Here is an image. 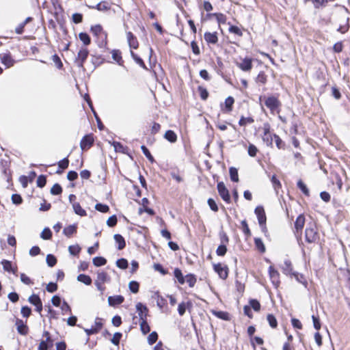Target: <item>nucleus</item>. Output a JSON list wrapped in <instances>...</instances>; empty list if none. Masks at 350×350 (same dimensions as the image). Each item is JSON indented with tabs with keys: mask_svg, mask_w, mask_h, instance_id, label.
<instances>
[{
	"mask_svg": "<svg viewBox=\"0 0 350 350\" xmlns=\"http://www.w3.org/2000/svg\"><path fill=\"white\" fill-rule=\"evenodd\" d=\"M259 99L260 101L263 102L264 105L269 110L271 114L275 115L280 113L282 103L279 99V94L261 96Z\"/></svg>",
	"mask_w": 350,
	"mask_h": 350,
	"instance_id": "1",
	"label": "nucleus"
},
{
	"mask_svg": "<svg viewBox=\"0 0 350 350\" xmlns=\"http://www.w3.org/2000/svg\"><path fill=\"white\" fill-rule=\"evenodd\" d=\"M90 32L96 38V42L100 48L106 47L108 44V34L101 25H92Z\"/></svg>",
	"mask_w": 350,
	"mask_h": 350,
	"instance_id": "2",
	"label": "nucleus"
},
{
	"mask_svg": "<svg viewBox=\"0 0 350 350\" xmlns=\"http://www.w3.org/2000/svg\"><path fill=\"white\" fill-rule=\"evenodd\" d=\"M174 276L179 284L183 285L187 283L190 288H193L197 282V278L195 274L188 273L184 276L181 269L178 267L174 270Z\"/></svg>",
	"mask_w": 350,
	"mask_h": 350,
	"instance_id": "3",
	"label": "nucleus"
},
{
	"mask_svg": "<svg viewBox=\"0 0 350 350\" xmlns=\"http://www.w3.org/2000/svg\"><path fill=\"white\" fill-rule=\"evenodd\" d=\"M306 219L304 214L299 215L295 222V235L296 237L297 241L299 245V246L301 247V250L305 254L304 251V243L302 241V233H303V228L305 225Z\"/></svg>",
	"mask_w": 350,
	"mask_h": 350,
	"instance_id": "4",
	"label": "nucleus"
},
{
	"mask_svg": "<svg viewBox=\"0 0 350 350\" xmlns=\"http://www.w3.org/2000/svg\"><path fill=\"white\" fill-rule=\"evenodd\" d=\"M89 53L90 51L86 47H81L78 51L77 55L75 59V65L83 70H85L84 64L88 57Z\"/></svg>",
	"mask_w": 350,
	"mask_h": 350,
	"instance_id": "5",
	"label": "nucleus"
},
{
	"mask_svg": "<svg viewBox=\"0 0 350 350\" xmlns=\"http://www.w3.org/2000/svg\"><path fill=\"white\" fill-rule=\"evenodd\" d=\"M235 65L242 71L250 72L253 68V59L249 56L239 57V61L234 62Z\"/></svg>",
	"mask_w": 350,
	"mask_h": 350,
	"instance_id": "6",
	"label": "nucleus"
},
{
	"mask_svg": "<svg viewBox=\"0 0 350 350\" xmlns=\"http://www.w3.org/2000/svg\"><path fill=\"white\" fill-rule=\"evenodd\" d=\"M271 125L269 122H265L262 125V134L261 135L264 143L269 147H273V134L271 133Z\"/></svg>",
	"mask_w": 350,
	"mask_h": 350,
	"instance_id": "7",
	"label": "nucleus"
},
{
	"mask_svg": "<svg viewBox=\"0 0 350 350\" xmlns=\"http://www.w3.org/2000/svg\"><path fill=\"white\" fill-rule=\"evenodd\" d=\"M218 193L221 199L227 204L231 202V198L228 189L226 188L224 182H219L217 185Z\"/></svg>",
	"mask_w": 350,
	"mask_h": 350,
	"instance_id": "8",
	"label": "nucleus"
},
{
	"mask_svg": "<svg viewBox=\"0 0 350 350\" xmlns=\"http://www.w3.org/2000/svg\"><path fill=\"white\" fill-rule=\"evenodd\" d=\"M220 240L221 244L218 246L216 250V254L219 256H224L227 252L226 245L229 243V238L226 233H223L220 235Z\"/></svg>",
	"mask_w": 350,
	"mask_h": 350,
	"instance_id": "9",
	"label": "nucleus"
},
{
	"mask_svg": "<svg viewBox=\"0 0 350 350\" xmlns=\"http://www.w3.org/2000/svg\"><path fill=\"white\" fill-rule=\"evenodd\" d=\"M213 267V270L218 274L221 279L224 280L228 278L229 269L226 265L219 262L214 264Z\"/></svg>",
	"mask_w": 350,
	"mask_h": 350,
	"instance_id": "10",
	"label": "nucleus"
},
{
	"mask_svg": "<svg viewBox=\"0 0 350 350\" xmlns=\"http://www.w3.org/2000/svg\"><path fill=\"white\" fill-rule=\"evenodd\" d=\"M94 142V135L92 133L87 134L83 136L80 142V148L83 151L89 150Z\"/></svg>",
	"mask_w": 350,
	"mask_h": 350,
	"instance_id": "11",
	"label": "nucleus"
},
{
	"mask_svg": "<svg viewBox=\"0 0 350 350\" xmlns=\"http://www.w3.org/2000/svg\"><path fill=\"white\" fill-rule=\"evenodd\" d=\"M204 39L208 46H215L219 42L218 33L217 31H206L204 34Z\"/></svg>",
	"mask_w": 350,
	"mask_h": 350,
	"instance_id": "12",
	"label": "nucleus"
},
{
	"mask_svg": "<svg viewBox=\"0 0 350 350\" xmlns=\"http://www.w3.org/2000/svg\"><path fill=\"white\" fill-rule=\"evenodd\" d=\"M234 98L229 96H228L224 103L221 104V110L224 113H230L233 109V105L234 104Z\"/></svg>",
	"mask_w": 350,
	"mask_h": 350,
	"instance_id": "13",
	"label": "nucleus"
},
{
	"mask_svg": "<svg viewBox=\"0 0 350 350\" xmlns=\"http://www.w3.org/2000/svg\"><path fill=\"white\" fill-rule=\"evenodd\" d=\"M269 275L273 285L278 288L280 284V273L273 266L269 267Z\"/></svg>",
	"mask_w": 350,
	"mask_h": 350,
	"instance_id": "14",
	"label": "nucleus"
},
{
	"mask_svg": "<svg viewBox=\"0 0 350 350\" xmlns=\"http://www.w3.org/2000/svg\"><path fill=\"white\" fill-rule=\"evenodd\" d=\"M139 203L142 205V206L139 207L138 210L139 215H142L144 212L147 213L150 215H154L155 214V212L153 209L148 207L150 202L147 198H142L141 202H139Z\"/></svg>",
	"mask_w": 350,
	"mask_h": 350,
	"instance_id": "15",
	"label": "nucleus"
},
{
	"mask_svg": "<svg viewBox=\"0 0 350 350\" xmlns=\"http://www.w3.org/2000/svg\"><path fill=\"white\" fill-rule=\"evenodd\" d=\"M136 310L138 314L139 321L143 319H148L149 310L146 305L141 302L136 304Z\"/></svg>",
	"mask_w": 350,
	"mask_h": 350,
	"instance_id": "16",
	"label": "nucleus"
},
{
	"mask_svg": "<svg viewBox=\"0 0 350 350\" xmlns=\"http://www.w3.org/2000/svg\"><path fill=\"white\" fill-rule=\"evenodd\" d=\"M28 301L36 306V310L40 314L42 311V302L40 297L38 295L33 294L29 297Z\"/></svg>",
	"mask_w": 350,
	"mask_h": 350,
	"instance_id": "17",
	"label": "nucleus"
},
{
	"mask_svg": "<svg viewBox=\"0 0 350 350\" xmlns=\"http://www.w3.org/2000/svg\"><path fill=\"white\" fill-rule=\"evenodd\" d=\"M88 8L100 12H107L111 8V3L107 1H102L96 5H88Z\"/></svg>",
	"mask_w": 350,
	"mask_h": 350,
	"instance_id": "18",
	"label": "nucleus"
},
{
	"mask_svg": "<svg viewBox=\"0 0 350 350\" xmlns=\"http://www.w3.org/2000/svg\"><path fill=\"white\" fill-rule=\"evenodd\" d=\"M254 213L256 215L259 224H265V223H267V216L263 206H256Z\"/></svg>",
	"mask_w": 350,
	"mask_h": 350,
	"instance_id": "19",
	"label": "nucleus"
},
{
	"mask_svg": "<svg viewBox=\"0 0 350 350\" xmlns=\"http://www.w3.org/2000/svg\"><path fill=\"white\" fill-rule=\"evenodd\" d=\"M213 18H215L217 20L219 25L225 24L227 20L226 16L223 13L215 12L206 14L207 19H212Z\"/></svg>",
	"mask_w": 350,
	"mask_h": 350,
	"instance_id": "20",
	"label": "nucleus"
},
{
	"mask_svg": "<svg viewBox=\"0 0 350 350\" xmlns=\"http://www.w3.org/2000/svg\"><path fill=\"white\" fill-rule=\"evenodd\" d=\"M126 38L130 48L133 49L139 48V42L137 37L131 31L126 32Z\"/></svg>",
	"mask_w": 350,
	"mask_h": 350,
	"instance_id": "21",
	"label": "nucleus"
},
{
	"mask_svg": "<svg viewBox=\"0 0 350 350\" xmlns=\"http://www.w3.org/2000/svg\"><path fill=\"white\" fill-rule=\"evenodd\" d=\"M193 307L191 301L189 300L186 302L182 301L178 304V312L180 316H183L186 312V310L190 311Z\"/></svg>",
	"mask_w": 350,
	"mask_h": 350,
	"instance_id": "22",
	"label": "nucleus"
},
{
	"mask_svg": "<svg viewBox=\"0 0 350 350\" xmlns=\"http://www.w3.org/2000/svg\"><path fill=\"white\" fill-rule=\"evenodd\" d=\"M1 263L3 266L4 271H8L9 273H12L14 275L17 274L18 267L16 265L13 267L11 261L4 259L1 261Z\"/></svg>",
	"mask_w": 350,
	"mask_h": 350,
	"instance_id": "23",
	"label": "nucleus"
},
{
	"mask_svg": "<svg viewBox=\"0 0 350 350\" xmlns=\"http://www.w3.org/2000/svg\"><path fill=\"white\" fill-rule=\"evenodd\" d=\"M0 61L7 68L12 66L14 64V61L10 53L0 54Z\"/></svg>",
	"mask_w": 350,
	"mask_h": 350,
	"instance_id": "24",
	"label": "nucleus"
},
{
	"mask_svg": "<svg viewBox=\"0 0 350 350\" xmlns=\"http://www.w3.org/2000/svg\"><path fill=\"white\" fill-rule=\"evenodd\" d=\"M254 122H255L254 118L252 115H250L247 117H245L244 116H241L239 120V125L241 127H245L247 125L252 124L253 123H254Z\"/></svg>",
	"mask_w": 350,
	"mask_h": 350,
	"instance_id": "25",
	"label": "nucleus"
},
{
	"mask_svg": "<svg viewBox=\"0 0 350 350\" xmlns=\"http://www.w3.org/2000/svg\"><path fill=\"white\" fill-rule=\"evenodd\" d=\"M69 159L68 157H65L63 159L60 160L57 162L58 169L56 172L57 174H61L63 173L64 170H66L69 166Z\"/></svg>",
	"mask_w": 350,
	"mask_h": 350,
	"instance_id": "26",
	"label": "nucleus"
},
{
	"mask_svg": "<svg viewBox=\"0 0 350 350\" xmlns=\"http://www.w3.org/2000/svg\"><path fill=\"white\" fill-rule=\"evenodd\" d=\"M124 301V298L122 295H114L109 296L108 297V303L109 306H115L122 304Z\"/></svg>",
	"mask_w": 350,
	"mask_h": 350,
	"instance_id": "27",
	"label": "nucleus"
},
{
	"mask_svg": "<svg viewBox=\"0 0 350 350\" xmlns=\"http://www.w3.org/2000/svg\"><path fill=\"white\" fill-rule=\"evenodd\" d=\"M171 177L178 183H180L184 181L183 173L178 168H174L170 172Z\"/></svg>",
	"mask_w": 350,
	"mask_h": 350,
	"instance_id": "28",
	"label": "nucleus"
},
{
	"mask_svg": "<svg viewBox=\"0 0 350 350\" xmlns=\"http://www.w3.org/2000/svg\"><path fill=\"white\" fill-rule=\"evenodd\" d=\"M77 232V224H72L65 227L63 233L65 236L70 238Z\"/></svg>",
	"mask_w": 350,
	"mask_h": 350,
	"instance_id": "29",
	"label": "nucleus"
},
{
	"mask_svg": "<svg viewBox=\"0 0 350 350\" xmlns=\"http://www.w3.org/2000/svg\"><path fill=\"white\" fill-rule=\"evenodd\" d=\"M113 59L120 66H123L124 60L122 59V53L118 49H113L111 51Z\"/></svg>",
	"mask_w": 350,
	"mask_h": 350,
	"instance_id": "30",
	"label": "nucleus"
},
{
	"mask_svg": "<svg viewBox=\"0 0 350 350\" xmlns=\"http://www.w3.org/2000/svg\"><path fill=\"white\" fill-rule=\"evenodd\" d=\"M211 312L218 319H222L224 321L230 320V314L226 311H217L215 310H212Z\"/></svg>",
	"mask_w": 350,
	"mask_h": 350,
	"instance_id": "31",
	"label": "nucleus"
},
{
	"mask_svg": "<svg viewBox=\"0 0 350 350\" xmlns=\"http://www.w3.org/2000/svg\"><path fill=\"white\" fill-rule=\"evenodd\" d=\"M113 238L116 243L118 245V250H122L126 247L125 239L121 234H114Z\"/></svg>",
	"mask_w": 350,
	"mask_h": 350,
	"instance_id": "32",
	"label": "nucleus"
},
{
	"mask_svg": "<svg viewBox=\"0 0 350 350\" xmlns=\"http://www.w3.org/2000/svg\"><path fill=\"white\" fill-rule=\"evenodd\" d=\"M268 76L265 71H260L255 78V82L260 85H264L267 82Z\"/></svg>",
	"mask_w": 350,
	"mask_h": 350,
	"instance_id": "33",
	"label": "nucleus"
},
{
	"mask_svg": "<svg viewBox=\"0 0 350 350\" xmlns=\"http://www.w3.org/2000/svg\"><path fill=\"white\" fill-rule=\"evenodd\" d=\"M72 208L75 213V214L81 216V217H85L87 215V213L85 210H84L81 204L79 202H75L72 203Z\"/></svg>",
	"mask_w": 350,
	"mask_h": 350,
	"instance_id": "34",
	"label": "nucleus"
},
{
	"mask_svg": "<svg viewBox=\"0 0 350 350\" xmlns=\"http://www.w3.org/2000/svg\"><path fill=\"white\" fill-rule=\"evenodd\" d=\"M107 278V273L105 271L98 272L97 273V279L95 282L96 285L100 288V286L104 284Z\"/></svg>",
	"mask_w": 350,
	"mask_h": 350,
	"instance_id": "35",
	"label": "nucleus"
},
{
	"mask_svg": "<svg viewBox=\"0 0 350 350\" xmlns=\"http://www.w3.org/2000/svg\"><path fill=\"white\" fill-rule=\"evenodd\" d=\"M164 138L170 143H175L178 137L176 133L172 130H167L164 134Z\"/></svg>",
	"mask_w": 350,
	"mask_h": 350,
	"instance_id": "36",
	"label": "nucleus"
},
{
	"mask_svg": "<svg viewBox=\"0 0 350 350\" xmlns=\"http://www.w3.org/2000/svg\"><path fill=\"white\" fill-rule=\"evenodd\" d=\"M17 331L21 335L25 336L28 333V327L25 325L22 320L18 319L16 321Z\"/></svg>",
	"mask_w": 350,
	"mask_h": 350,
	"instance_id": "37",
	"label": "nucleus"
},
{
	"mask_svg": "<svg viewBox=\"0 0 350 350\" xmlns=\"http://www.w3.org/2000/svg\"><path fill=\"white\" fill-rule=\"evenodd\" d=\"M256 249L261 254L266 252V247L260 238L256 237L254 239Z\"/></svg>",
	"mask_w": 350,
	"mask_h": 350,
	"instance_id": "38",
	"label": "nucleus"
},
{
	"mask_svg": "<svg viewBox=\"0 0 350 350\" xmlns=\"http://www.w3.org/2000/svg\"><path fill=\"white\" fill-rule=\"evenodd\" d=\"M139 327L140 330L144 335H146L150 332V327L148 323V319L139 321Z\"/></svg>",
	"mask_w": 350,
	"mask_h": 350,
	"instance_id": "39",
	"label": "nucleus"
},
{
	"mask_svg": "<svg viewBox=\"0 0 350 350\" xmlns=\"http://www.w3.org/2000/svg\"><path fill=\"white\" fill-rule=\"evenodd\" d=\"M241 229L245 237V239H249L252 236L251 230L248 226L247 222L245 219L241 221Z\"/></svg>",
	"mask_w": 350,
	"mask_h": 350,
	"instance_id": "40",
	"label": "nucleus"
},
{
	"mask_svg": "<svg viewBox=\"0 0 350 350\" xmlns=\"http://www.w3.org/2000/svg\"><path fill=\"white\" fill-rule=\"evenodd\" d=\"M199 96L202 100H206L209 96V93L206 88L202 85H199L197 88Z\"/></svg>",
	"mask_w": 350,
	"mask_h": 350,
	"instance_id": "41",
	"label": "nucleus"
},
{
	"mask_svg": "<svg viewBox=\"0 0 350 350\" xmlns=\"http://www.w3.org/2000/svg\"><path fill=\"white\" fill-rule=\"evenodd\" d=\"M267 321L269 325V326L272 329H276L278 327V323L275 317L273 314H268L267 315Z\"/></svg>",
	"mask_w": 350,
	"mask_h": 350,
	"instance_id": "42",
	"label": "nucleus"
},
{
	"mask_svg": "<svg viewBox=\"0 0 350 350\" xmlns=\"http://www.w3.org/2000/svg\"><path fill=\"white\" fill-rule=\"evenodd\" d=\"M273 140L278 149L284 150L286 148L285 142L275 133H273Z\"/></svg>",
	"mask_w": 350,
	"mask_h": 350,
	"instance_id": "43",
	"label": "nucleus"
},
{
	"mask_svg": "<svg viewBox=\"0 0 350 350\" xmlns=\"http://www.w3.org/2000/svg\"><path fill=\"white\" fill-rule=\"evenodd\" d=\"M112 145L116 152L126 153V152L127 151L128 148L126 146H123V144H122L119 142H113L112 143Z\"/></svg>",
	"mask_w": 350,
	"mask_h": 350,
	"instance_id": "44",
	"label": "nucleus"
},
{
	"mask_svg": "<svg viewBox=\"0 0 350 350\" xmlns=\"http://www.w3.org/2000/svg\"><path fill=\"white\" fill-rule=\"evenodd\" d=\"M79 38L85 46H88L91 44V38L90 36L85 32L79 33Z\"/></svg>",
	"mask_w": 350,
	"mask_h": 350,
	"instance_id": "45",
	"label": "nucleus"
},
{
	"mask_svg": "<svg viewBox=\"0 0 350 350\" xmlns=\"http://www.w3.org/2000/svg\"><path fill=\"white\" fill-rule=\"evenodd\" d=\"M131 55L135 62L139 64L142 68L145 70H148L147 66H146L144 60L139 57L136 53H135L133 51H131Z\"/></svg>",
	"mask_w": 350,
	"mask_h": 350,
	"instance_id": "46",
	"label": "nucleus"
},
{
	"mask_svg": "<svg viewBox=\"0 0 350 350\" xmlns=\"http://www.w3.org/2000/svg\"><path fill=\"white\" fill-rule=\"evenodd\" d=\"M255 312H259L261 308V305L258 300L256 299H250L249 300V305Z\"/></svg>",
	"mask_w": 350,
	"mask_h": 350,
	"instance_id": "47",
	"label": "nucleus"
},
{
	"mask_svg": "<svg viewBox=\"0 0 350 350\" xmlns=\"http://www.w3.org/2000/svg\"><path fill=\"white\" fill-rule=\"evenodd\" d=\"M230 177L232 182L238 183L239 181L238 170L234 167H230L229 169Z\"/></svg>",
	"mask_w": 350,
	"mask_h": 350,
	"instance_id": "48",
	"label": "nucleus"
},
{
	"mask_svg": "<svg viewBox=\"0 0 350 350\" xmlns=\"http://www.w3.org/2000/svg\"><path fill=\"white\" fill-rule=\"evenodd\" d=\"M77 280L86 284V285H90L92 282V278L90 276L85 275V274H79L77 276Z\"/></svg>",
	"mask_w": 350,
	"mask_h": 350,
	"instance_id": "49",
	"label": "nucleus"
},
{
	"mask_svg": "<svg viewBox=\"0 0 350 350\" xmlns=\"http://www.w3.org/2000/svg\"><path fill=\"white\" fill-rule=\"evenodd\" d=\"M141 150L143 152L144 154L146 156V157L148 159V160L151 163H154L155 162V159L153 157V156L151 154L149 150L147 148V147L144 145H142L141 146Z\"/></svg>",
	"mask_w": 350,
	"mask_h": 350,
	"instance_id": "50",
	"label": "nucleus"
},
{
	"mask_svg": "<svg viewBox=\"0 0 350 350\" xmlns=\"http://www.w3.org/2000/svg\"><path fill=\"white\" fill-rule=\"evenodd\" d=\"M81 247L78 245H72L68 247V251L71 255L78 256L81 252Z\"/></svg>",
	"mask_w": 350,
	"mask_h": 350,
	"instance_id": "51",
	"label": "nucleus"
},
{
	"mask_svg": "<svg viewBox=\"0 0 350 350\" xmlns=\"http://www.w3.org/2000/svg\"><path fill=\"white\" fill-rule=\"evenodd\" d=\"M107 263V260L102 256H96L93 258V264L96 267H100L105 265Z\"/></svg>",
	"mask_w": 350,
	"mask_h": 350,
	"instance_id": "52",
	"label": "nucleus"
},
{
	"mask_svg": "<svg viewBox=\"0 0 350 350\" xmlns=\"http://www.w3.org/2000/svg\"><path fill=\"white\" fill-rule=\"evenodd\" d=\"M317 239V233L314 229H308V243L314 242Z\"/></svg>",
	"mask_w": 350,
	"mask_h": 350,
	"instance_id": "53",
	"label": "nucleus"
},
{
	"mask_svg": "<svg viewBox=\"0 0 350 350\" xmlns=\"http://www.w3.org/2000/svg\"><path fill=\"white\" fill-rule=\"evenodd\" d=\"M129 288L133 293H137L139 289V284L136 281H131L129 284Z\"/></svg>",
	"mask_w": 350,
	"mask_h": 350,
	"instance_id": "54",
	"label": "nucleus"
},
{
	"mask_svg": "<svg viewBox=\"0 0 350 350\" xmlns=\"http://www.w3.org/2000/svg\"><path fill=\"white\" fill-rule=\"evenodd\" d=\"M21 282L26 285H33L34 284L33 280H31L29 276H27L25 273H21L20 275Z\"/></svg>",
	"mask_w": 350,
	"mask_h": 350,
	"instance_id": "55",
	"label": "nucleus"
},
{
	"mask_svg": "<svg viewBox=\"0 0 350 350\" xmlns=\"http://www.w3.org/2000/svg\"><path fill=\"white\" fill-rule=\"evenodd\" d=\"M40 237L44 240H49L52 237V232L49 228H45L40 234Z\"/></svg>",
	"mask_w": 350,
	"mask_h": 350,
	"instance_id": "56",
	"label": "nucleus"
},
{
	"mask_svg": "<svg viewBox=\"0 0 350 350\" xmlns=\"http://www.w3.org/2000/svg\"><path fill=\"white\" fill-rule=\"evenodd\" d=\"M159 336L157 332H152L148 336V342L150 345L154 344L158 340Z\"/></svg>",
	"mask_w": 350,
	"mask_h": 350,
	"instance_id": "57",
	"label": "nucleus"
},
{
	"mask_svg": "<svg viewBox=\"0 0 350 350\" xmlns=\"http://www.w3.org/2000/svg\"><path fill=\"white\" fill-rule=\"evenodd\" d=\"M95 209L100 213H107L109 211V207L107 204H101V203H97L95 205Z\"/></svg>",
	"mask_w": 350,
	"mask_h": 350,
	"instance_id": "58",
	"label": "nucleus"
},
{
	"mask_svg": "<svg viewBox=\"0 0 350 350\" xmlns=\"http://www.w3.org/2000/svg\"><path fill=\"white\" fill-rule=\"evenodd\" d=\"M62 187L58 183H55L51 189V193L52 195H60L62 193Z\"/></svg>",
	"mask_w": 350,
	"mask_h": 350,
	"instance_id": "59",
	"label": "nucleus"
},
{
	"mask_svg": "<svg viewBox=\"0 0 350 350\" xmlns=\"http://www.w3.org/2000/svg\"><path fill=\"white\" fill-rule=\"evenodd\" d=\"M122 337V334L121 332H116L112 338L111 339V342L116 346H118L120 342V340Z\"/></svg>",
	"mask_w": 350,
	"mask_h": 350,
	"instance_id": "60",
	"label": "nucleus"
},
{
	"mask_svg": "<svg viewBox=\"0 0 350 350\" xmlns=\"http://www.w3.org/2000/svg\"><path fill=\"white\" fill-rule=\"evenodd\" d=\"M47 265L52 267H54L57 264V258L53 254H48L46 258Z\"/></svg>",
	"mask_w": 350,
	"mask_h": 350,
	"instance_id": "61",
	"label": "nucleus"
},
{
	"mask_svg": "<svg viewBox=\"0 0 350 350\" xmlns=\"http://www.w3.org/2000/svg\"><path fill=\"white\" fill-rule=\"evenodd\" d=\"M98 333L103 327V319L99 317H96L95 319L94 325L92 326Z\"/></svg>",
	"mask_w": 350,
	"mask_h": 350,
	"instance_id": "62",
	"label": "nucleus"
},
{
	"mask_svg": "<svg viewBox=\"0 0 350 350\" xmlns=\"http://www.w3.org/2000/svg\"><path fill=\"white\" fill-rule=\"evenodd\" d=\"M258 152V150L256 146L252 144H250L247 148L248 154L252 157H254L256 156Z\"/></svg>",
	"mask_w": 350,
	"mask_h": 350,
	"instance_id": "63",
	"label": "nucleus"
},
{
	"mask_svg": "<svg viewBox=\"0 0 350 350\" xmlns=\"http://www.w3.org/2000/svg\"><path fill=\"white\" fill-rule=\"evenodd\" d=\"M116 265L120 269H126L129 266V263L126 259L120 258L116 261Z\"/></svg>",
	"mask_w": 350,
	"mask_h": 350,
	"instance_id": "64",
	"label": "nucleus"
}]
</instances>
